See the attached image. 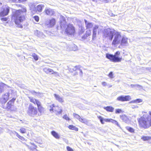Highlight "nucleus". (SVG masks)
<instances>
[{"instance_id":"nucleus-1","label":"nucleus","mask_w":151,"mask_h":151,"mask_svg":"<svg viewBox=\"0 0 151 151\" xmlns=\"http://www.w3.org/2000/svg\"><path fill=\"white\" fill-rule=\"evenodd\" d=\"M26 12V9L24 7L22 8V9L13 11L12 17V20L16 24H19L24 19V16L23 14Z\"/></svg>"},{"instance_id":"nucleus-2","label":"nucleus","mask_w":151,"mask_h":151,"mask_svg":"<svg viewBox=\"0 0 151 151\" xmlns=\"http://www.w3.org/2000/svg\"><path fill=\"white\" fill-rule=\"evenodd\" d=\"M143 116L139 119V122L140 126L145 129L151 126V116L145 112H144Z\"/></svg>"},{"instance_id":"nucleus-3","label":"nucleus","mask_w":151,"mask_h":151,"mask_svg":"<svg viewBox=\"0 0 151 151\" xmlns=\"http://www.w3.org/2000/svg\"><path fill=\"white\" fill-rule=\"evenodd\" d=\"M27 113L29 115L33 117H38L41 115V114L38 113L37 108L34 107L31 104L29 106Z\"/></svg>"},{"instance_id":"nucleus-4","label":"nucleus","mask_w":151,"mask_h":151,"mask_svg":"<svg viewBox=\"0 0 151 151\" xmlns=\"http://www.w3.org/2000/svg\"><path fill=\"white\" fill-rule=\"evenodd\" d=\"M122 36L120 33L118 32H116L114 35L112 42L111 44L112 46L116 47L120 44Z\"/></svg>"},{"instance_id":"nucleus-5","label":"nucleus","mask_w":151,"mask_h":151,"mask_svg":"<svg viewBox=\"0 0 151 151\" xmlns=\"http://www.w3.org/2000/svg\"><path fill=\"white\" fill-rule=\"evenodd\" d=\"M116 31L108 28L105 29L103 32V35L106 37H107L110 40H112L114 35Z\"/></svg>"},{"instance_id":"nucleus-6","label":"nucleus","mask_w":151,"mask_h":151,"mask_svg":"<svg viewBox=\"0 0 151 151\" xmlns=\"http://www.w3.org/2000/svg\"><path fill=\"white\" fill-rule=\"evenodd\" d=\"M106 57L110 61L114 62H120L122 60V58L115 57L113 55L109 53L106 54Z\"/></svg>"},{"instance_id":"nucleus-7","label":"nucleus","mask_w":151,"mask_h":151,"mask_svg":"<svg viewBox=\"0 0 151 151\" xmlns=\"http://www.w3.org/2000/svg\"><path fill=\"white\" fill-rule=\"evenodd\" d=\"M75 29L72 24H69L65 29V32L68 35H73L75 32Z\"/></svg>"},{"instance_id":"nucleus-8","label":"nucleus","mask_w":151,"mask_h":151,"mask_svg":"<svg viewBox=\"0 0 151 151\" xmlns=\"http://www.w3.org/2000/svg\"><path fill=\"white\" fill-rule=\"evenodd\" d=\"M14 100H12L8 102L6 104V106L4 108L7 109L11 111H15L16 110V108L13 105Z\"/></svg>"},{"instance_id":"nucleus-9","label":"nucleus","mask_w":151,"mask_h":151,"mask_svg":"<svg viewBox=\"0 0 151 151\" xmlns=\"http://www.w3.org/2000/svg\"><path fill=\"white\" fill-rule=\"evenodd\" d=\"M2 10L0 12V16L4 17L6 16L8 14L9 11V7L6 6H3Z\"/></svg>"},{"instance_id":"nucleus-10","label":"nucleus","mask_w":151,"mask_h":151,"mask_svg":"<svg viewBox=\"0 0 151 151\" xmlns=\"http://www.w3.org/2000/svg\"><path fill=\"white\" fill-rule=\"evenodd\" d=\"M101 29L97 25H95L93 28V38L96 37L98 32V33L101 31Z\"/></svg>"},{"instance_id":"nucleus-11","label":"nucleus","mask_w":151,"mask_h":151,"mask_svg":"<svg viewBox=\"0 0 151 151\" xmlns=\"http://www.w3.org/2000/svg\"><path fill=\"white\" fill-rule=\"evenodd\" d=\"M131 99V97L129 95L125 96H121L118 97L116 99L117 101H129Z\"/></svg>"},{"instance_id":"nucleus-12","label":"nucleus","mask_w":151,"mask_h":151,"mask_svg":"<svg viewBox=\"0 0 151 151\" xmlns=\"http://www.w3.org/2000/svg\"><path fill=\"white\" fill-rule=\"evenodd\" d=\"M121 41L120 45L118 46V47L120 48V46H126L128 45V38L125 36L121 37Z\"/></svg>"},{"instance_id":"nucleus-13","label":"nucleus","mask_w":151,"mask_h":151,"mask_svg":"<svg viewBox=\"0 0 151 151\" xmlns=\"http://www.w3.org/2000/svg\"><path fill=\"white\" fill-rule=\"evenodd\" d=\"M73 115L75 118L78 119L80 122L84 123L85 124H88V122L86 119L81 118L79 115L75 113H73Z\"/></svg>"},{"instance_id":"nucleus-14","label":"nucleus","mask_w":151,"mask_h":151,"mask_svg":"<svg viewBox=\"0 0 151 151\" xmlns=\"http://www.w3.org/2000/svg\"><path fill=\"white\" fill-rule=\"evenodd\" d=\"M43 71L47 74H56V76H59V74L58 72H55L54 70L50 68H45L43 69Z\"/></svg>"},{"instance_id":"nucleus-15","label":"nucleus","mask_w":151,"mask_h":151,"mask_svg":"<svg viewBox=\"0 0 151 151\" xmlns=\"http://www.w3.org/2000/svg\"><path fill=\"white\" fill-rule=\"evenodd\" d=\"M9 97V93H5L2 96V98L0 99V102L2 104L5 103L8 100Z\"/></svg>"},{"instance_id":"nucleus-16","label":"nucleus","mask_w":151,"mask_h":151,"mask_svg":"<svg viewBox=\"0 0 151 151\" xmlns=\"http://www.w3.org/2000/svg\"><path fill=\"white\" fill-rule=\"evenodd\" d=\"M34 34L35 36L41 38H44L45 37V35L42 32L37 30L35 31Z\"/></svg>"},{"instance_id":"nucleus-17","label":"nucleus","mask_w":151,"mask_h":151,"mask_svg":"<svg viewBox=\"0 0 151 151\" xmlns=\"http://www.w3.org/2000/svg\"><path fill=\"white\" fill-rule=\"evenodd\" d=\"M54 96L55 99L58 102L61 103L64 102V100L63 97L56 94H54Z\"/></svg>"},{"instance_id":"nucleus-18","label":"nucleus","mask_w":151,"mask_h":151,"mask_svg":"<svg viewBox=\"0 0 151 151\" xmlns=\"http://www.w3.org/2000/svg\"><path fill=\"white\" fill-rule=\"evenodd\" d=\"M53 112H55L57 114H60L62 112V110L58 106H55L53 109Z\"/></svg>"},{"instance_id":"nucleus-19","label":"nucleus","mask_w":151,"mask_h":151,"mask_svg":"<svg viewBox=\"0 0 151 151\" xmlns=\"http://www.w3.org/2000/svg\"><path fill=\"white\" fill-rule=\"evenodd\" d=\"M44 7V6L43 5L40 4L37 5L35 9V12H41L42 11V9Z\"/></svg>"},{"instance_id":"nucleus-20","label":"nucleus","mask_w":151,"mask_h":151,"mask_svg":"<svg viewBox=\"0 0 151 151\" xmlns=\"http://www.w3.org/2000/svg\"><path fill=\"white\" fill-rule=\"evenodd\" d=\"M45 12L48 15H52L54 13V11L52 9L47 8L45 10Z\"/></svg>"},{"instance_id":"nucleus-21","label":"nucleus","mask_w":151,"mask_h":151,"mask_svg":"<svg viewBox=\"0 0 151 151\" xmlns=\"http://www.w3.org/2000/svg\"><path fill=\"white\" fill-rule=\"evenodd\" d=\"M84 21L86 27L87 29L91 28L93 27V25L92 23L88 21L86 19L84 20Z\"/></svg>"},{"instance_id":"nucleus-22","label":"nucleus","mask_w":151,"mask_h":151,"mask_svg":"<svg viewBox=\"0 0 151 151\" xmlns=\"http://www.w3.org/2000/svg\"><path fill=\"white\" fill-rule=\"evenodd\" d=\"M29 98V99L30 101L31 102L34 103L35 104H37V105H39V104H40V102L38 100L35 99L33 97Z\"/></svg>"},{"instance_id":"nucleus-23","label":"nucleus","mask_w":151,"mask_h":151,"mask_svg":"<svg viewBox=\"0 0 151 151\" xmlns=\"http://www.w3.org/2000/svg\"><path fill=\"white\" fill-rule=\"evenodd\" d=\"M55 21L54 19H52L46 22V24L48 25L49 24L50 27H51L53 26L55 24Z\"/></svg>"},{"instance_id":"nucleus-24","label":"nucleus","mask_w":151,"mask_h":151,"mask_svg":"<svg viewBox=\"0 0 151 151\" xmlns=\"http://www.w3.org/2000/svg\"><path fill=\"white\" fill-rule=\"evenodd\" d=\"M120 117L121 119L124 122H126V123H129V120L125 115L120 116Z\"/></svg>"},{"instance_id":"nucleus-25","label":"nucleus","mask_w":151,"mask_h":151,"mask_svg":"<svg viewBox=\"0 0 151 151\" xmlns=\"http://www.w3.org/2000/svg\"><path fill=\"white\" fill-rule=\"evenodd\" d=\"M51 134L56 139H59L60 138V136L58 133L54 131L51 132Z\"/></svg>"},{"instance_id":"nucleus-26","label":"nucleus","mask_w":151,"mask_h":151,"mask_svg":"<svg viewBox=\"0 0 151 151\" xmlns=\"http://www.w3.org/2000/svg\"><path fill=\"white\" fill-rule=\"evenodd\" d=\"M61 20L60 22V25L61 27H64L66 24V21H65V18L63 17H61Z\"/></svg>"},{"instance_id":"nucleus-27","label":"nucleus","mask_w":151,"mask_h":151,"mask_svg":"<svg viewBox=\"0 0 151 151\" xmlns=\"http://www.w3.org/2000/svg\"><path fill=\"white\" fill-rule=\"evenodd\" d=\"M7 87V86L2 83H0V93L3 91L4 88Z\"/></svg>"},{"instance_id":"nucleus-28","label":"nucleus","mask_w":151,"mask_h":151,"mask_svg":"<svg viewBox=\"0 0 151 151\" xmlns=\"http://www.w3.org/2000/svg\"><path fill=\"white\" fill-rule=\"evenodd\" d=\"M29 6L30 7V10L32 12H35V9L36 7L35 4L32 3H30L29 4Z\"/></svg>"},{"instance_id":"nucleus-29","label":"nucleus","mask_w":151,"mask_h":151,"mask_svg":"<svg viewBox=\"0 0 151 151\" xmlns=\"http://www.w3.org/2000/svg\"><path fill=\"white\" fill-rule=\"evenodd\" d=\"M104 120L105 121V122H111L116 125H117V126H119V124L118 123V122L114 120L113 119H105Z\"/></svg>"},{"instance_id":"nucleus-30","label":"nucleus","mask_w":151,"mask_h":151,"mask_svg":"<svg viewBox=\"0 0 151 151\" xmlns=\"http://www.w3.org/2000/svg\"><path fill=\"white\" fill-rule=\"evenodd\" d=\"M104 109H105L108 111L112 112L113 111L114 108L111 106H108L107 107H104Z\"/></svg>"},{"instance_id":"nucleus-31","label":"nucleus","mask_w":151,"mask_h":151,"mask_svg":"<svg viewBox=\"0 0 151 151\" xmlns=\"http://www.w3.org/2000/svg\"><path fill=\"white\" fill-rule=\"evenodd\" d=\"M130 86L132 88H135L136 89H141L142 88V87L141 86H140L139 84H131Z\"/></svg>"},{"instance_id":"nucleus-32","label":"nucleus","mask_w":151,"mask_h":151,"mask_svg":"<svg viewBox=\"0 0 151 151\" xmlns=\"http://www.w3.org/2000/svg\"><path fill=\"white\" fill-rule=\"evenodd\" d=\"M55 105L54 104H49L48 106V108L50 111L51 113L53 112V109Z\"/></svg>"},{"instance_id":"nucleus-33","label":"nucleus","mask_w":151,"mask_h":151,"mask_svg":"<svg viewBox=\"0 0 151 151\" xmlns=\"http://www.w3.org/2000/svg\"><path fill=\"white\" fill-rule=\"evenodd\" d=\"M142 101V100L141 99H137L136 100H132L129 102V103H138L141 102Z\"/></svg>"},{"instance_id":"nucleus-34","label":"nucleus","mask_w":151,"mask_h":151,"mask_svg":"<svg viewBox=\"0 0 151 151\" xmlns=\"http://www.w3.org/2000/svg\"><path fill=\"white\" fill-rule=\"evenodd\" d=\"M37 106L38 107V110L39 112H40V114H41V113L42 112V111H43V108L42 107L41 105V103L40 102V104H39V105H38Z\"/></svg>"},{"instance_id":"nucleus-35","label":"nucleus","mask_w":151,"mask_h":151,"mask_svg":"<svg viewBox=\"0 0 151 151\" xmlns=\"http://www.w3.org/2000/svg\"><path fill=\"white\" fill-rule=\"evenodd\" d=\"M141 139L144 141L148 140L151 139V137L148 136H143L141 137Z\"/></svg>"},{"instance_id":"nucleus-36","label":"nucleus","mask_w":151,"mask_h":151,"mask_svg":"<svg viewBox=\"0 0 151 151\" xmlns=\"http://www.w3.org/2000/svg\"><path fill=\"white\" fill-rule=\"evenodd\" d=\"M79 29L80 31V34H82L85 31V29L84 27L82 26H80Z\"/></svg>"},{"instance_id":"nucleus-37","label":"nucleus","mask_w":151,"mask_h":151,"mask_svg":"<svg viewBox=\"0 0 151 151\" xmlns=\"http://www.w3.org/2000/svg\"><path fill=\"white\" fill-rule=\"evenodd\" d=\"M68 128L71 129L73 130L76 131H78V129L77 127H76L75 126L73 125H69L68 127Z\"/></svg>"},{"instance_id":"nucleus-38","label":"nucleus","mask_w":151,"mask_h":151,"mask_svg":"<svg viewBox=\"0 0 151 151\" xmlns=\"http://www.w3.org/2000/svg\"><path fill=\"white\" fill-rule=\"evenodd\" d=\"M126 129L129 132L131 133H134V129L131 127H126Z\"/></svg>"},{"instance_id":"nucleus-39","label":"nucleus","mask_w":151,"mask_h":151,"mask_svg":"<svg viewBox=\"0 0 151 151\" xmlns=\"http://www.w3.org/2000/svg\"><path fill=\"white\" fill-rule=\"evenodd\" d=\"M98 118L100 121L101 123L103 124H104V121H105L104 120L105 119H104L101 116H98Z\"/></svg>"},{"instance_id":"nucleus-40","label":"nucleus","mask_w":151,"mask_h":151,"mask_svg":"<svg viewBox=\"0 0 151 151\" xmlns=\"http://www.w3.org/2000/svg\"><path fill=\"white\" fill-rule=\"evenodd\" d=\"M34 58L35 60L36 61L38 59V57L37 55L35 53H33L31 55Z\"/></svg>"},{"instance_id":"nucleus-41","label":"nucleus","mask_w":151,"mask_h":151,"mask_svg":"<svg viewBox=\"0 0 151 151\" xmlns=\"http://www.w3.org/2000/svg\"><path fill=\"white\" fill-rule=\"evenodd\" d=\"M19 131L21 133H25L26 132V129L24 127H22L20 129Z\"/></svg>"},{"instance_id":"nucleus-42","label":"nucleus","mask_w":151,"mask_h":151,"mask_svg":"<svg viewBox=\"0 0 151 151\" xmlns=\"http://www.w3.org/2000/svg\"><path fill=\"white\" fill-rule=\"evenodd\" d=\"M63 118L67 121H69L70 120V119L67 114L63 116Z\"/></svg>"},{"instance_id":"nucleus-43","label":"nucleus","mask_w":151,"mask_h":151,"mask_svg":"<svg viewBox=\"0 0 151 151\" xmlns=\"http://www.w3.org/2000/svg\"><path fill=\"white\" fill-rule=\"evenodd\" d=\"M122 112V111L121 109H115V113L119 114Z\"/></svg>"},{"instance_id":"nucleus-44","label":"nucleus","mask_w":151,"mask_h":151,"mask_svg":"<svg viewBox=\"0 0 151 151\" xmlns=\"http://www.w3.org/2000/svg\"><path fill=\"white\" fill-rule=\"evenodd\" d=\"M36 96L38 97H42L43 96V94L42 93L37 92Z\"/></svg>"},{"instance_id":"nucleus-45","label":"nucleus","mask_w":151,"mask_h":151,"mask_svg":"<svg viewBox=\"0 0 151 151\" xmlns=\"http://www.w3.org/2000/svg\"><path fill=\"white\" fill-rule=\"evenodd\" d=\"M91 31L90 30H87L86 32V36H87L91 35Z\"/></svg>"},{"instance_id":"nucleus-46","label":"nucleus","mask_w":151,"mask_h":151,"mask_svg":"<svg viewBox=\"0 0 151 151\" xmlns=\"http://www.w3.org/2000/svg\"><path fill=\"white\" fill-rule=\"evenodd\" d=\"M120 54V52L119 51H117L116 53H115L114 56L115 57L119 58L118 56V55H119Z\"/></svg>"},{"instance_id":"nucleus-47","label":"nucleus","mask_w":151,"mask_h":151,"mask_svg":"<svg viewBox=\"0 0 151 151\" xmlns=\"http://www.w3.org/2000/svg\"><path fill=\"white\" fill-rule=\"evenodd\" d=\"M108 76L111 78H113V72H111L108 75Z\"/></svg>"},{"instance_id":"nucleus-48","label":"nucleus","mask_w":151,"mask_h":151,"mask_svg":"<svg viewBox=\"0 0 151 151\" xmlns=\"http://www.w3.org/2000/svg\"><path fill=\"white\" fill-rule=\"evenodd\" d=\"M30 92L33 95L36 96L37 92H36L34 91H30Z\"/></svg>"},{"instance_id":"nucleus-49","label":"nucleus","mask_w":151,"mask_h":151,"mask_svg":"<svg viewBox=\"0 0 151 151\" xmlns=\"http://www.w3.org/2000/svg\"><path fill=\"white\" fill-rule=\"evenodd\" d=\"M67 149L68 151H73V149L69 146L67 147Z\"/></svg>"},{"instance_id":"nucleus-50","label":"nucleus","mask_w":151,"mask_h":151,"mask_svg":"<svg viewBox=\"0 0 151 151\" xmlns=\"http://www.w3.org/2000/svg\"><path fill=\"white\" fill-rule=\"evenodd\" d=\"M73 46V48L72 49L74 51L77 50L78 49L77 46L75 45H74Z\"/></svg>"},{"instance_id":"nucleus-51","label":"nucleus","mask_w":151,"mask_h":151,"mask_svg":"<svg viewBox=\"0 0 151 151\" xmlns=\"http://www.w3.org/2000/svg\"><path fill=\"white\" fill-rule=\"evenodd\" d=\"M34 18L35 21L37 22L39 20V17L38 16H35L34 17Z\"/></svg>"},{"instance_id":"nucleus-52","label":"nucleus","mask_w":151,"mask_h":151,"mask_svg":"<svg viewBox=\"0 0 151 151\" xmlns=\"http://www.w3.org/2000/svg\"><path fill=\"white\" fill-rule=\"evenodd\" d=\"M1 20L2 21H6L7 20V18L5 17V18H2L1 19Z\"/></svg>"},{"instance_id":"nucleus-53","label":"nucleus","mask_w":151,"mask_h":151,"mask_svg":"<svg viewBox=\"0 0 151 151\" xmlns=\"http://www.w3.org/2000/svg\"><path fill=\"white\" fill-rule=\"evenodd\" d=\"M18 138L20 139L22 141L25 140V139L23 137H22L20 135L19 136Z\"/></svg>"},{"instance_id":"nucleus-54","label":"nucleus","mask_w":151,"mask_h":151,"mask_svg":"<svg viewBox=\"0 0 151 151\" xmlns=\"http://www.w3.org/2000/svg\"><path fill=\"white\" fill-rule=\"evenodd\" d=\"M14 134H15L18 137H19V136H20V135H19L15 131L14 132Z\"/></svg>"},{"instance_id":"nucleus-55","label":"nucleus","mask_w":151,"mask_h":151,"mask_svg":"<svg viewBox=\"0 0 151 151\" xmlns=\"http://www.w3.org/2000/svg\"><path fill=\"white\" fill-rule=\"evenodd\" d=\"M102 85L103 86H105L107 84H106V82H103L102 83Z\"/></svg>"},{"instance_id":"nucleus-56","label":"nucleus","mask_w":151,"mask_h":151,"mask_svg":"<svg viewBox=\"0 0 151 151\" xmlns=\"http://www.w3.org/2000/svg\"><path fill=\"white\" fill-rule=\"evenodd\" d=\"M27 0H18L19 2H23Z\"/></svg>"},{"instance_id":"nucleus-57","label":"nucleus","mask_w":151,"mask_h":151,"mask_svg":"<svg viewBox=\"0 0 151 151\" xmlns=\"http://www.w3.org/2000/svg\"><path fill=\"white\" fill-rule=\"evenodd\" d=\"M12 1L15 2H19L18 0H11Z\"/></svg>"},{"instance_id":"nucleus-58","label":"nucleus","mask_w":151,"mask_h":151,"mask_svg":"<svg viewBox=\"0 0 151 151\" xmlns=\"http://www.w3.org/2000/svg\"><path fill=\"white\" fill-rule=\"evenodd\" d=\"M132 108L133 109L134 108H138V106H132Z\"/></svg>"},{"instance_id":"nucleus-59","label":"nucleus","mask_w":151,"mask_h":151,"mask_svg":"<svg viewBox=\"0 0 151 151\" xmlns=\"http://www.w3.org/2000/svg\"><path fill=\"white\" fill-rule=\"evenodd\" d=\"M146 69L149 70L150 72H151V68H147Z\"/></svg>"},{"instance_id":"nucleus-60","label":"nucleus","mask_w":151,"mask_h":151,"mask_svg":"<svg viewBox=\"0 0 151 151\" xmlns=\"http://www.w3.org/2000/svg\"><path fill=\"white\" fill-rule=\"evenodd\" d=\"M116 0H111V1L112 2H116Z\"/></svg>"},{"instance_id":"nucleus-61","label":"nucleus","mask_w":151,"mask_h":151,"mask_svg":"<svg viewBox=\"0 0 151 151\" xmlns=\"http://www.w3.org/2000/svg\"><path fill=\"white\" fill-rule=\"evenodd\" d=\"M26 146L29 148H30V149H32L31 148V147H29V146L28 145H27V144H26Z\"/></svg>"},{"instance_id":"nucleus-62","label":"nucleus","mask_w":151,"mask_h":151,"mask_svg":"<svg viewBox=\"0 0 151 151\" xmlns=\"http://www.w3.org/2000/svg\"><path fill=\"white\" fill-rule=\"evenodd\" d=\"M32 151H37V150L35 148H34Z\"/></svg>"},{"instance_id":"nucleus-63","label":"nucleus","mask_w":151,"mask_h":151,"mask_svg":"<svg viewBox=\"0 0 151 151\" xmlns=\"http://www.w3.org/2000/svg\"><path fill=\"white\" fill-rule=\"evenodd\" d=\"M92 1L94 2H97V0H92Z\"/></svg>"},{"instance_id":"nucleus-64","label":"nucleus","mask_w":151,"mask_h":151,"mask_svg":"<svg viewBox=\"0 0 151 151\" xmlns=\"http://www.w3.org/2000/svg\"><path fill=\"white\" fill-rule=\"evenodd\" d=\"M149 114L151 116H151V111H150L149 112Z\"/></svg>"}]
</instances>
